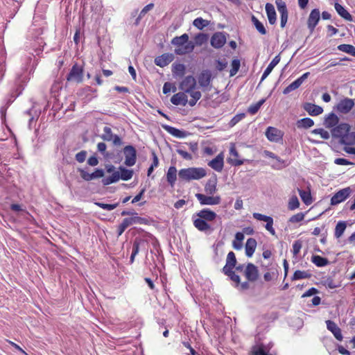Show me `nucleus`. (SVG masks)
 <instances>
[{
    "label": "nucleus",
    "instance_id": "obj_46",
    "mask_svg": "<svg viewBox=\"0 0 355 355\" xmlns=\"http://www.w3.org/2000/svg\"><path fill=\"white\" fill-rule=\"evenodd\" d=\"M301 84L300 80H295L292 83H291L288 86H287L283 91L284 94H288L293 90L297 89L300 87Z\"/></svg>",
    "mask_w": 355,
    "mask_h": 355
},
{
    "label": "nucleus",
    "instance_id": "obj_56",
    "mask_svg": "<svg viewBox=\"0 0 355 355\" xmlns=\"http://www.w3.org/2000/svg\"><path fill=\"white\" fill-rule=\"evenodd\" d=\"M205 192L209 195H213L216 191V186L209 182L207 183L205 187Z\"/></svg>",
    "mask_w": 355,
    "mask_h": 355
},
{
    "label": "nucleus",
    "instance_id": "obj_57",
    "mask_svg": "<svg viewBox=\"0 0 355 355\" xmlns=\"http://www.w3.org/2000/svg\"><path fill=\"white\" fill-rule=\"evenodd\" d=\"M304 218V214L303 213L300 212V213H297V214L292 216L290 218L289 221L293 223H298V222L303 220Z\"/></svg>",
    "mask_w": 355,
    "mask_h": 355
},
{
    "label": "nucleus",
    "instance_id": "obj_32",
    "mask_svg": "<svg viewBox=\"0 0 355 355\" xmlns=\"http://www.w3.org/2000/svg\"><path fill=\"white\" fill-rule=\"evenodd\" d=\"M177 179V169L175 166H170L166 173V180L168 184L173 187Z\"/></svg>",
    "mask_w": 355,
    "mask_h": 355
},
{
    "label": "nucleus",
    "instance_id": "obj_62",
    "mask_svg": "<svg viewBox=\"0 0 355 355\" xmlns=\"http://www.w3.org/2000/svg\"><path fill=\"white\" fill-rule=\"evenodd\" d=\"M302 248V243L300 241H295L293 244V253L297 255Z\"/></svg>",
    "mask_w": 355,
    "mask_h": 355
},
{
    "label": "nucleus",
    "instance_id": "obj_51",
    "mask_svg": "<svg viewBox=\"0 0 355 355\" xmlns=\"http://www.w3.org/2000/svg\"><path fill=\"white\" fill-rule=\"evenodd\" d=\"M310 277L309 274H308L306 271H302V270H296L293 276L292 277L293 280H297V279H306Z\"/></svg>",
    "mask_w": 355,
    "mask_h": 355
},
{
    "label": "nucleus",
    "instance_id": "obj_40",
    "mask_svg": "<svg viewBox=\"0 0 355 355\" xmlns=\"http://www.w3.org/2000/svg\"><path fill=\"white\" fill-rule=\"evenodd\" d=\"M252 21L260 34L266 35L267 33L266 29L263 24L254 15L252 16Z\"/></svg>",
    "mask_w": 355,
    "mask_h": 355
},
{
    "label": "nucleus",
    "instance_id": "obj_22",
    "mask_svg": "<svg viewBox=\"0 0 355 355\" xmlns=\"http://www.w3.org/2000/svg\"><path fill=\"white\" fill-rule=\"evenodd\" d=\"M196 216L198 217L202 218L207 223L214 220L217 217V214L214 211L207 208L203 209L198 211V213H196Z\"/></svg>",
    "mask_w": 355,
    "mask_h": 355
},
{
    "label": "nucleus",
    "instance_id": "obj_36",
    "mask_svg": "<svg viewBox=\"0 0 355 355\" xmlns=\"http://www.w3.org/2000/svg\"><path fill=\"white\" fill-rule=\"evenodd\" d=\"M297 191L302 200L305 205H309L312 203V198L310 191H305L300 189H297Z\"/></svg>",
    "mask_w": 355,
    "mask_h": 355
},
{
    "label": "nucleus",
    "instance_id": "obj_23",
    "mask_svg": "<svg viewBox=\"0 0 355 355\" xmlns=\"http://www.w3.org/2000/svg\"><path fill=\"white\" fill-rule=\"evenodd\" d=\"M173 60V55L169 53H164L155 59V64L160 67L168 65Z\"/></svg>",
    "mask_w": 355,
    "mask_h": 355
},
{
    "label": "nucleus",
    "instance_id": "obj_1",
    "mask_svg": "<svg viewBox=\"0 0 355 355\" xmlns=\"http://www.w3.org/2000/svg\"><path fill=\"white\" fill-rule=\"evenodd\" d=\"M206 175V170L201 167L182 168L178 172L179 178L187 182H190L194 180H200Z\"/></svg>",
    "mask_w": 355,
    "mask_h": 355
},
{
    "label": "nucleus",
    "instance_id": "obj_35",
    "mask_svg": "<svg viewBox=\"0 0 355 355\" xmlns=\"http://www.w3.org/2000/svg\"><path fill=\"white\" fill-rule=\"evenodd\" d=\"M244 238V234L242 232H237L235 234V239L232 242V246L235 250H239L242 248Z\"/></svg>",
    "mask_w": 355,
    "mask_h": 355
},
{
    "label": "nucleus",
    "instance_id": "obj_29",
    "mask_svg": "<svg viewBox=\"0 0 355 355\" xmlns=\"http://www.w3.org/2000/svg\"><path fill=\"white\" fill-rule=\"evenodd\" d=\"M280 61V55L279 54L276 55L272 60L270 62V63L268 64L267 68L265 69L263 73L262 74L261 81H263L264 79H266L268 76L271 73L272 69L275 68V67L279 62Z\"/></svg>",
    "mask_w": 355,
    "mask_h": 355
},
{
    "label": "nucleus",
    "instance_id": "obj_10",
    "mask_svg": "<svg viewBox=\"0 0 355 355\" xmlns=\"http://www.w3.org/2000/svg\"><path fill=\"white\" fill-rule=\"evenodd\" d=\"M226 34L222 32H216L211 37V45L215 49H220L226 43Z\"/></svg>",
    "mask_w": 355,
    "mask_h": 355
},
{
    "label": "nucleus",
    "instance_id": "obj_8",
    "mask_svg": "<svg viewBox=\"0 0 355 355\" xmlns=\"http://www.w3.org/2000/svg\"><path fill=\"white\" fill-rule=\"evenodd\" d=\"M354 106V100L349 98H345L340 101L336 105V110L342 114L349 113Z\"/></svg>",
    "mask_w": 355,
    "mask_h": 355
},
{
    "label": "nucleus",
    "instance_id": "obj_38",
    "mask_svg": "<svg viewBox=\"0 0 355 355\" xmlns=\"http://www.w3.org/2000/svg\"><path fill=\"white\" fill-rule=\"evenodd\" d=\"M311 261L318 267H324L329 263V261L327 258L319 255H313L311 257Z\"/></svg>",
    "mask_w": 355,
    "mask_h": 355
},
{
    "label": "nucleus",
    "instance_id": "obj_42",
    "mask_svg": "<svg viewBox=\"0 0 355 355\" xmlns=\"http://www.w3.org/2000/svg\"><path fill=\"white\" fill-rule=\"evenodd\" d=\"M338 49L340 51L347 53L348 54H350L353 56H355V46L351 45V44H340L338 46Z\"/></svg>",
    "mask_w": 355,
    "mask_h": 355
},
{
    "label": "nucleus",
    "instance_id": "obj_24",
    "mask_svg": "<svg viewBox=\"0 0 355 355\" xmlns=\"http://www.w3.org/2000/svg\"><path fill=\"white\" fill-rule=\"evenodd\" d=\"M266 136L269 141L273 142L278 141L282 137L280 131L273 127H268L267 128Z\"/></svg>",
    "mask_w": 355,
    "mask_h": 355
},
{
    "label": "nucleus",
    "instance_id": "obj_21",
    "mask_svg": "<svg viewBox=\"0 0 355 355\" xmlns=\"http://www.w3.org/2000/svg\"><path fill=\"white\" fill-rule=\"evenodd\" d=\"M327 328L329 331H330L335 338L341 341L343 340V335L341 333V329L338 327V326L331 320H327Z\"/></svg>",
    "mask_w": 355,
    "mask_h": 355
},
{
    "label": "nucleus",
    "instance_id": "obj_61",
    "mask_svg": "<svg viewBox=\"0 0 355 355\" xmlns=\"http://www.w3.org/2000/svg\"><path fill=\"white\" fill-rule=\"evenodd\" d=\"M1 57L0 58V77H2L4 74V71H5V66L3 64V63L5 62V55H4V52L2 50L1 52Z\"/></svg>",
    "mask_w": 355,
    "mask_h": 355
},
{
    "label": "nucleus",
    "instance_id": "obj_37",
    "mask_svg": "<svg viewBox=\"0 0 355 355\" xmlns=\"http://www.w3.org/2000/svg\"><path fill=\"white\" fill-rule=\"evenodd\" d=\"M189 39L188 34L184 33L181 36H176L173 37L171 40V44L178 48L179 46L184 44V43H187L188 40Z\"/></svg>",
    "mask_w": 355,
    "mask_h": 355
},
{
    "label": "nucleus",
    "instance_id": "obj_54",
    "mask_svg": "<svg viewBox=\"0 0 355 355\" xmlns=\"http://www.w3.org/2000/svg\"><path fill=\"white\" fill-rule=\"evenodd\" d=\"M245 114L244 113H241L235 115L230 121V125L231 127L234 126L236 123H238L240 121L244 119Z\"/></svg>",
    "mask_w": 355,
    "mask_h": 355
},
{
    "label": "nucleus",
    "instance_id": "obj_19",
    "mask_svg": "<svg viewBox=\"0 0 355 355\" xmlns=\"http://www.w3.org/2000/svg\"><path fill=\"white\" fill-rule=\"evenodd\" d=\"M171 102L175 105L185 106L188 103V97L185 92H178L171 97Z\"/></svg>",
    "mask_w": 355,
    "mask_h": 355
},
{
    "label": "nucleus",
    "instance_id": "obj_52",
    "mask_svg": "<svg viewBox=\"0 0 355 355\" xmlns=\"http://www.w3.org/2000/svg\"><path fill=\"white\" fill-rule=\"evenodd\" d=\"M312 133L315 135H319L323 139H328L330 137L329 133L322 128H317L312 130Z\"/></svg>",
    "mask_w": 355,
    "mask_h": 355
},
{
    "label": "nucleus",
    "instance_id": "obj_33",
    "mask_svg": "<svg viewBox=\"0 0 355 355\" xmlns=\"http://www.w3.org/2000/svg\"><path fill=\"white\" fill-rule=\"evenodd\" d=\"M338 117L334 113H330L324 120L326 128H330L334 127L338 123Z\"/></svg>",
    "mask_w": 355,
    "mask_h": 355
},
{
    "label": "nucleus",
    "instance_id": "obj_4",
    "mask_svg": "<svg viewBox=\"0 0 355 355\" xmlns=\"http://www.w3.org/2000/svg\"><path fill=\"white\" fill-rule=\"evenodd\" d=\"M101 137L106 141H112L115 146H121L122 144L121 139L117 135L112 133V129L108 126L103 128V133Z\"/></svg>",
    "mask_w": 355,
    "mask_h": 355
},
{
    "label": "nucleus",
    "instance_id": "obj_16",
    "mask_svg": "<svg viewBox=\"0 0 355 355\" xmlns=\"http://www.w3.org/2000/svg\"><path fill=\"white\" fill-rule=\"evenodd\" d=\"M194 48L195 44L193 42L189 41V40H188V42H187V43H184V44H182L181 46H179L178 48H175L174 51L176 55H183L191 53L193 51Z\"/></svg>",
    "mask_w": 355,
    "mask_h": 355
},
{
    "label": "nucleus",
    "instance_id": "obj_60",
    "mask_svg": "<svg viewBox=\"0 0 355 355\" xmlns=\"http://www.w3.org/2000/svg\"><path fill=\"white\" fill-rule=\"evenodd\" d=\"M87 157V151L81 150L76 155V159L79 163H83L85 162Z\"/></svg>",
    "mask_w": 355,
    "mask_h": 355
},
{
    "label": "nucleus",
    "instance_id": "obj_59",
    "mask_svg": "<svg viewBox=\"0 0 355 355\" xmlns=\"http://www.w3.org/2000/svg\"><path fill=\"white\" fill-rule=\"evenodd\" d=\"M234 287L241 291H244L250 288V284L248 282L241 283L240 281L239 283L234 285Z\"/></svg>",
    "mask_w": 355,
    "mask_h": 355
},
{
    "label": "nucleus",
    "instance_id": "obj_49",
    "mask_svg": "<svg viewBox=\"0 0 355 355\" xmlns=\"http://www.w3.org/2000/svg\"><path fill=\"white\" fill-rule=\"evenodd\" d=\"M300 206V202L296 196H293L288 202V207L290 210H295Z\"/></svg>",
    "mask_w": 355,
    "mask_h": 355
},
{
    "label": "nucleus",
    "instance_id": "obj_3",
    "mask_svg": "<svg viewBox=\"0 0 355 355\" xmlns=\"http://www.w3.org/2000/svg\"><path fill=\"white\" fill-rule=\"evenodd\" d=\"M123 153L125 155L124 164L128 166H132L137 160V151L134 146L128 145L124 147Z\"/></svg>",
    "mask_w": 355,
    "mask_h": 355
},
{
    "label": "nucleus",
    "instance_id": "obj_28",
    "mask_svg": "<svg viewBox=\"0 0 355 355\" xmlns=\"http://www.w3.org/2000/svg\"><path fill=\"white\" fill-rule=\"evenodd\" d=\"M257 248V241L253 238H250L247 240L245 249V254L248 257H251Z\"/></svg>",
    "mask_w": 355,
    "mask_h": 355
},
{
    "label": "nucleus",
    "instance_id": "obj_53",
    "mask_svg": "<svg viewBox=\"0 0 355 355\" xmlns=\"http://www.w3.org/2000/svg\"><path fill=\"white\" fill-rule=\"evenodd\" d=\"M98 207L103 209H105V210H107V211H112L113 209H114L117 206H118V204L117 203H115V204H105V203H103V202H96L95 203Z\"/></svg>",
    "mask_w": 355,
    "mask_h": 355
},
{
    "label": "nucleus",
    "instance_id": "obj_39",
    "mask_svg": "<svg viewBox=\"0 0 355 355\" xmlns=\"http://www.w3.org/2000/svg\"><path fill=\"white\" fill-rule=\"evenodd\" d=\"M120 171V179L127 181L130 180L133 176V171L127 169L125 167L120 166L119 168Z\"/></svg>",
    "mask_w": 355,
    "mask_h": 355
},
{
    "label": "nucleus",
    "instance_id": "obj_15",
    "mask_svg": "<svg viewBox=\"0 0 355 355\" xmlns=\"http://www.w3.org/2000/svg\"><path fill=\"white\" fill-rule=\"evenodd\" d=\"M193 225L198 230L205 233H210L214 230L211 226L200 217L193 218Z\"/></svg>",
    "mask_w": 355,
    "mask_h": 355
},
{
    "label": "nucleus",
    "instance_id": "obj_11",
    "mask_svg": "<svg viewBox=\"0 0 355 355\" xmlns=\"http://www.w3.org/2000/svg\"><path fill=\"white\" fill-rule=\"evenodd\" d=\"M244 275L249 282H255L259 277V270L256 266L249 263L245 268Z\"/></svg>",
    "mask_w": 355,
    "mask_h": 355
},
{
    "label": "nucleus",
    "instance_id": "obj_25",
    "mask_svg": "<svg viewBox=\"0 0 355 355\" xmlns=\"http://www.w3.org/2000/svg\"><path fill=\"white\" fill-rule=\"evenodd\" d=\"M162 127L168 133L177 138H184L188 135L187 132L180 130L168 125H163Z\"/></svg>",
    "mask_w": 355,
    "mask_h": 355
},
{
    "label": "nucleus",
    "instance_id": "obj_20",
    "mask_svg": "<svg viewBox=\"0 0 355 355\" xmlns=\"http://www.w3.org/2000/svg\"><path fill=\"white\" fill-rule=\"evenodd\" d=\"M303 108L311 116H318L323 112L322 107L311 103H305L303 105Z\"/></svg>",
    "mask_w": 355,
    "mask_h": 355
},
{
    "label": "nucleus",
    "instance_id": "obj_45",
    "mask_svg": "<svg viewBox=\"0 0 355 355\" xmlns=\"http://www.w3.org/2000/svg\"><path fill=\"white\" fill-rule=\"evenodd\" d=\"M264 102H265V99H261L260 101H259L255 104L251 105L248 107V112L250 114H255L259 111V110L260 109L261 106L264 103Z\"/></svg>",
    "mask_w": 355,
    "mask_h": 355
},
{
    "label": "nucleus",
    "instance_id": "obj_13",
    "mask_svg": "<svg viewBox=\"0 0 355 355\" xmlns=\"http://www.w3.org/2000/svg\"><path fill=\"white\" fill-rule=\"evenodd\" d=\"M320 19V12L319 9L315 8L311 10L309 14L308 20H307V26L310 30L311 33H313L315 26H317L318 21Z\"/></svg>",
    "mask_w": 355,
    "mask_h": 355
},
{
    "label": "nucleus",
    "instance_id": "obj_64",
    "mask_svg": "<svg viewBox=\"0 0 355 355\" xmlns=\"http://www.w3.org/2000/svg\"><path fill=\"white\" fill-rule=\"evenodd\" d=\"M334 163L337 165H352V164H353L352 162H351L344 158H336L334 160Z\"/></svg>",
    "mask_w": 355,
    "mask_h": 355
},
{
    "label": "nucleus",
    "instance_id": "obj_9",
    "mask_svg": "<svg viewBox=\"0 0 355 355\" xmlns=\"http://www.w3.org/2000/svg\"><path fill=\"white\" fill-rule=\"evenodd\" d=\"M351 189L349 187L340 189L332 196L331 199V204L332 205H336L343 202L349 197Z\"/></svg>",
    "mask_w": 355,
    "mask_h": 355
},
{
    "label": "nucleus",
    "instance_id": "obj_34",
    "mask_svg": "<svg viewBox=\"0 0 355 355\" xmlns=\"http://www.w3.org/2000/svg\"><path fill=\"white\" fill-rule=\"evenodd\" d=\"M120 180V172L119 171H114L112 173V175L106 177L105 178L102 180V183L103 185H109L112 183L116 182Z\"/></svg>",
    "mask_w": 355,
    "mask_h": 355
},
{
    "label": "nucleus",
    "instance_id": "obj_6",
    "mask_svg": "<svg viewBox=\"0 0 355 355\" xmlns=\"http://www.w3.org/2000/svg\"><path fill=\"white\" fill-rule=\"evenodd\" d=\"M196 197L201 205H216L221 202V198L219 196H209L202 193H196Z\"/></svg>",
    "mask_w": 355,
    "mask_h": 355
},
{
    "label": "nucleus",
    "instance_id": "obj_44",
    "mask_svg": "<svg viewBox=\"0 0 355 355\" xmlns=\"http://www.w3.org/2000/svg\"><path fill=\"white\" fill-rule=\"evenodd\" d=\"M223 272L228 276L230 279L234 282V285L239 283L241 279L240 277L235 273V272L233 270V269L227 270H223Z\"/></svg>",
    "mask_w": 355,
    "mask_h": 355
},
{
    "label": "nucleus",
    "instance_id": "obj_48",
    "mask_svg": "<svg viewBox=\"0 0 355 355\" xmlns=\"http://www.w3.org/2000/svg\"><path fill=\"white\" fill-rule=\"evenodd\" d=\"M231 66H232V69H230V76H234V75L236 74V73L239 70V68L241 66L240 60L238 59L233 60L232 62Z\"/></svg>",
    "mask_w": 355,
    "mask_h": 355
},
{
    "label": "nucleus",
    "instance_id": "obj_18",
    "mask_svg": "<svg viewBox=\"0 0 355 355\" xmlns=\"http://www.w3.org/2000/svg\"><path fill=\"white\" fill-rule=\"evenodd\" d=\"M79 171L80 173L81 178L86 181H90L104 176L103 170L99 168L96 169V171L92 173H89L83 169H80Z\"/></svg>",
    "mask_w": 355,
    "mask_h": 355
},
{
    "label": "nucleus",
    "instance_id": "obj_43",
    "mask_svg": "<svg viewBox=\"0 0 355 355\" xmlns=\"http://www.w3.org/2000/svg\"><path fill=\"white\" fill-rule=\"evenodd\" d=\"M346 229V223L344 221H339L335 228V236L340 238L344 233Z\"/></svg>",
    "mask_w": 355,
    "mask_h": 355
},
{
    "label": "nucleus",
    "instance_id": "obj_14",
    "mask_svg": "<svg viewBox=\"0 0 355 355\" xmlns=\"http://www.w3.org/2000/svg\"><path fill=\"white\" fill-rule=\"evenodd\" d=\"M208 166L217 172H221L224 166L223 153H219L214 159L209 161Z\"/></svg>",
    "mask_w": 355,
    "mask_h": 355
},
{
    "label": "nucleus",
    "instance_id": "obj_5",
    "mask_svg": "<svg viewBox=\"0 0 355 355\" xmlns=\"http://www.w3.org/2000/svg\"><path fill=\"white\" fill-rule=\"evenodd\" d=\"M211 73L209 70L202 71L198 77L199 86L203 91H209L211 85Z\"/></svg>",
    "mask_w": 355,
    "mask_h": 355
},
{
    "label": "nucleus",
    "instance_id": "obj_30",
    "mask_svg": "<svg viewBox=\"0 0 355 355\" xmlns=\"http://www.w3.org/2000/svg\"><path fill=\"white\" fill-rule=\"evenodd\" d=\"M236 255L234 252H230L227 254V259H226V264L223 268V270H227L234 269V268L236 266Z\"/></svg>",
    "mask_w": 355,
    "mask_h": 355
},
{
    "label": "nucleus",
    "instance_id": "obj_55",
    "mask_svg": "<svg viewBox=\"0 0 355 355\" xmlns=\"http://www.w3.org/2000/svg\"><path fill=\"white\" fill-rule=\"evenodd\" d=\"M266 223V229L272 234L275 235V231L272 227L273 225V219L272 217H269L268 220L265 221Z\"/></svg>",
    "mask_w": 355,
    "mask_h": 355
},
{
    "label": "nucleus",
    "instance_id": "obj_7",
    "mask_svg": "<svg viewBox=\"0 0 355 355\" xmlns=\"http://www.w3.org/2000/svg\"><path fill=\"white\" fill-rule=\"evenodd\" d=\"M196 86V80L192 76H187L180 83L179 89L185 93L194 90Z\"/></svg>",
    "mask_w": 355,
    "mask_h": 355
},
{
    "label": "nucleus",
    "instance_id": "obj_27",
    "mask_svg": "<svg viewBox=\"0 0 355 355\" xmlns=\"http://www.w3.org/2000/svg\"><path fill=\"white\" fill-rule=\"evenodd\" d=\"M266 12L269 23L272 25L275 24L276 23L277 18L274 6L270 3H267L266 4Z\"/></svg>",
    "mask_w": 355,
    "mask_h": 355
},
{
    "label": "nucleus",
    "instance_id": "obj_63",
    "mask_svg": "<svg viewBox=\"0 0 355 355\" xmlns=\"http://www.w3.org/2000/svg\"><path fill=\"white\" fill-rule=\"evenodd\" d=\"M154 5L153 3H149L146 5L141 11L139 17L137 19V23H138L139 20L141 19V17L144 15L148 11L151 10L153 8Z\"/></svg>",
    "mask_w": 355,
    "mask_h": 355
},
{
    "label": "nucleus",
    "instance_id": "obj_58",
    "mask_svg": "<svg viewBox=\"0 0 355 355\" xmlns=\"http://www.w3.org/2000/svg\"><path fill=\"white\" fill-rule=\"evenodd\" d=\"M176 151L180 156H182L186 160H191L193 158L192 155L190 153H187L186 150H183L181 148H178L176 150Z\"/></svg>",
    "mask_w": 355,
    "mask_h": 355
},
{
    "label": "nucleus",
    "instance_id": "obj_31",
    "mask_svg": "<svg viewBox=\"0 0 355 355\" xmlns=\"http://www.w3.org/2000/svg\"><path fill=\"white\" fill-rule=\"evenodd\" d=\"M335 10L338 14L347 21H352V17L349 12L340 4L336 3L334 5Z\"/></svg>",
    "mask_w": 355,
    "mask_h": 355
},
{
    "label": "nucleus",
    "instance_id": "obj_17",
    "mask_svg": "<svg viewBox=\"0 0 355 355\" xmlns=\"http://www.w3.org/2000/svg\"><path fill=\"white\" fill-rule=\"evenodd\" d=\"M277 10L281 15V22L280 25L282 28H284L288 20V10L284 2L279 0V1L276 2Z\"/></svg>",
    "mask_w": 355,
    "mask_h": 355
},
{
    "label": "nucleus",
    "instance_id": "obj_2",
    "mask_svg": "<svg viewBox=\"0 0 355 355\" xmlns=\"http://www.w3.org/2000/svg\"><path fill=\"white\" fill-rule=\"evenodd\" d=\"M67 81L81 83L83 80V69L82 67L75 64L67 76Z\"/></svg>",
    "mask_w": 355,
    "mask_h": 355
},
{
    "label": "nucleus",
    "instance_id": "obj_12",
    "mask_svg": "<svg viewBox=\"0 0 355 355\" xmlns=\"http://www.w3.org/2000/svg\"><path fill=\"white\" fill-rule=\"evenodd\" d=\"M349 130V125L345 123H343L334 127L331 130V135L335 138H343L347 135Z\"/></svg>",
    "mask_w": 355,
    "mask_h": 355
},
{
    "label": "nucleus",
    "instance_id": "obj_41",
    "mask_svg": "<svg viewBox=\"0 0 355 355\" xmlns=\"http://www.w3.org/2000/svg\"><path fill=\"white\" fill-rule=\"evenodd\" d=\"M314 125L313 121L310 118H303L298 120L297 125L298 128H309Z\"/></svg>",
    "mask_w": 355,
    "mask_h": 355
},
{
    "label": "nucleus",
    "instance_id": "obj_47",
    "mask_svg": "<svg viewBox=\"0 0 355 355\" xmlns=\"http://www.w3.org/2000/svg\"><path fill=\"white\" fill-rule=\"evenodd\" d=\"M207 40H208V35L207 34L199 33L195 37V38H194L195 42H193V43L195 45L201 46L205 42H206L207 41Z\"/></svg>",
    "mask_w": 355,
    "mask_h": 355
},
{
    "label": "nucleus",
    "instance_id": "obj_26",
    "mask_svg": "<svg viewBox=\"0 0 355 355\" xmlns=\"http://www.w3.org/2000/svg\"><path fill=\"white\" fill-rule=\"evenodd\" d=\"M186 71L184 64L180 63H173L172 65V73L174 78H182L184 76Z\"/></svg>",
    "mask_w": 355,
    "mask_h": 355
},
{
    "label": "nucleus",
    "instance_id": "obj_50",
    "mask_svg": "<svg viewBox=\"0 0 355 355\" xmlns=\"http://www.w3.org/2000/svg\"><path fill=\"white\" fill-rule=\"evenodd\" d=\"M193 24L198 29L202 30L203 28L208 25V21L201 17H198L194 19Z\"/></svg>",
    "mask_w": 355,
    "mask_h": 355
}]
</instances>
